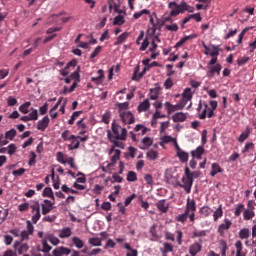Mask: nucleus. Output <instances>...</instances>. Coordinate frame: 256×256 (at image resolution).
Masks as SVG:
<instances>
[{"label": "nucleus", "instance_id": "79ce46f5", "mask_svg": "<svg viewBox=\"0 0 256 256\" xmlns=\"http://www.w3.org/2000/svg\"><path fill=\"white\" fill-rule=\"evenodd\" d=\"M142 144L144 147H140V149H145V147H151L153 145V139L151 137H144L142 139Z\"/></svg>", "mask_w": 256, "mask_h": 256}, {"label": "nucleus", "instance_id": "0eeeda50", "mask_svg": "<svg viewBox=\"0 0 256 256\" xmlns=\"http://www.w3.org/2000/svg\"><path fill=\"white\" fill-rule=\"evenodd\" d=\"M164 107L167 110L168 115L175 113V111H181L185 109V106H183L181 102L176 105L171 104V102H165Z\"/></svg>", "mask_w": 256, "mask_h": 256}, {"label": "nucleus", "instance_id": "a878e982", "mask_svg": "<svg viewBox=\"0 0 256 256\" xmlns=\"http://www.w3.org/2000/svg\"><path fill=\"white\" fill-rule=\"evenodd\" d=\"M217 173H223V169L221 168V166H219L218 163H212V169L210 172L211 177H215Z\"/></svg>", "mask_w": 256, "mask_h": 256}, {"label": "nucleus", "instance_id": "680f3d73", "mask_svg": "<svg viewBox=\"0 0 256 256\" xmlns=\"http://www.w3.org/2000/svg\"><path fill=\"white\" fill-rule=\"evenodd\" d=\"M28 118L30 121H37V119H39V113L37 110L33 109L32 112L28 115Z\"/></svg>", "mask_w": 256, "mask_h": 256}, {"label": "nucleus", "instance_id": "9b49d317", "mask_svg": "<svg viewBox=\"0 0 256 256\" xmlns=\"http://www.w3.org/2000/svg\"><path fill=\"white\" fill-rule=\"evenodd\" d=\"M203 249V245L201 242H194L189 246V255L190 256H197L198 253H201Z\"/></svg>", "mask_w": 256, "mask_h": 256}, {"label": "nucleus", "instance_id": "f3484780", "mask_svg": "<svg viewBox=\"0 0 256 256\" xmlns=\"http://www.w3.org/2000/svg\"><path fill=\"white\" fill-rule=\"evenodd\" d=\"M49 116H44L42 120L38 121L37 129L38 131H45L49 127Z\"/></svg>", "mask_w": 256, "mask_h": 256}, {"label": "nucleus", "instance_id": "e2e57ef3", "mask_svg": "<svg viewBox=\"0 0 256 256\" xmlns=\"http://www.w3.org/2000/svg\"><path fill=\"white\" fill-rule=\"evenodd\" d=\"M61 189L64 193H72L73 195H77V193H79V191H77V190L68 188L67 185H62Z\"/></svg>", "mask_w": 256, "mask_h": 256}, {"label": "nucleus", "instance_id": "1a4fd4ad", "mask_svg": "<svg viewBox=\"0 0 256 256\" xmlns=\"http://www.w3.org/2000/svg\"><path fill=\"white\" fill-rule=\"evenodd\" d=\"M191 99H193V91L191 88H185L182 93V100L180 103L183 105V107H185V105H187Z\"/></svg>", "mask_w": 256, "mask_h": 256}, {"label": "nucleus", "instance_id": "f257e3e1", "mask_svg": "<svg viewBox=\"0 0 256 256\" xmlns=\"http://www.w3.org/2000/svg\"><path fill=\"white\" fill-rule=\"evenodd\" d=\"M107 138L109 141H115V139L125 141L127 139V129L117 125L114 120L112 123V133L111 130H107Z\"/></svg>", "mask_w": 256, "mask_h": 256}, {"label": "nucleus", "instance_id": "603ef678", "mask_svg": "<svg viewBox=\"0 0 256 256\" xmlns=\"http://www.w3.org/2000/svg\"><path fill=\"white\" fill-rule=\"evenodd\" d=\"M250 59L251 58L249 56H243L237 60V64L239 65V67H241L243 65H247V63H249Z\"/></svg>", "mask_w": 256, "mask_h": 256}, {"label": "nucleus", "instance_id": "4c0bfd02", "mask_svg": "<svg viewBox=\"0 0 256 256\" xmlns=\"http://www.w3.org/2000/svg\"><path fill=\"white\" fill-rule=\"evenodd\" d=\"M29 107H31V102H25L24 104L20 105L19 111L23 113V115H27V113H29Z\"/></svg>", "mask_w": 256, "mask_h": 256}, {"label": "nucleus", "instance_id": "2eb2a0df", "mask_svg": "<svg viewBox=\"0 0 256 256\" xmlns=\"http://www.w3.org/2000/svg\"><path fill=\"white\" fill-rule=\"evenodd\" d=\"M168 7L169 9H171L170 17H177V15L181 13V10L179 9V4H177V2H170L168 4Z\"/></svg>", "mask_w": 256, "mask_h": 256}, {"label": "nucleus", "instance_id": "c756f323", "mask_svg": "<svg viewBox=\"0 0 256 256\" xmlns=\"http://www.w3.org/2000/svg\"><path fill=\"white\" fill-rule=\"evenodd\" d=\"M236 247V256H246L245 253H243V242L240 240H237L235 243Z\"/></svg>", "mask_w": 256, "mask_h": 256}, {"label": "nucleus", "instance_id": "6e6d98bb", "mask_svg": "<svg viewBox=\"0 0 256 256\" xmlns=\"http://www.w3.org/2000/svg\"><path fill=\"white\" fill-rule=\"evenodd\" d=\"M220 247H221V255L226 256L227 255V242L225 240L220 241Z\"/></svg>", "mask_w": 256, "mask_h": 256}, {"label": "nucleus", "instance_id": "412c9836", "mask_svg": "<svg viewBox=\"0 0 256 256\" xmlns=\"http://www.w3.org/2000/svg\"><path fill=\"white\" fill-rule=\"evenodd\" d=\"M176 155L181 163H187V161H189V153H187L183 150L176 152Z\"/></svg>", "mask_w": 256, "mask_h": 256}, {"label": "nucleus", "instance_id": "423d86ee", "mask_svg": "<svg viewBox=\"0 0 256 256\" xmlns=\"http://www.w3.org/2000/svg\"><path fill=\"white\" fill-rule=\"evenodd\" d=\"M231 225H233V222L231 220L225 218L224 222L220 224L217 228V231L221 237H225V231H229L231 229Z\"/></svg>", "mask_w": 256, "mask_h": 256}, {"label": "nucleus", "instance_id": "a18cd8bd", "mask_svg": "<svg viewBox=\"0 0 256 256\" xmlns=\"http://www.w3.org/2000/svg\"><path fill=\"white\" fill-rule=\"evenodd\" d=\"M163 247H164L162 251L163 255H165V253H173V244L165 242L163 244Z\"/></svg>", "mask_w": 256, "mask_h": 256}, {"label": "nucleus", "instance_id": "473e14b6", "mask_svg": "<svg viewBox=\"0 0 256 256\" xmlns=\"http://www.w3.org/2000/svg\"><path fill=\"white\" fill-rule=\"evenodd\" d=\"M72 243L77 249H83L85 247V242H83V240H81V238L79 237H73Z\"/></svg>", "mask_w": 256, "mask_h": 256}, {"label": "nucleus", "instance_id": "5701e85b", "mask_svg": "<svg viewBox=\"0 0 256 256\" xmlns=\"http://www.w3.org/2000/svg\"><path fill=\"white\" fill-rule=\"evenodd\" d=\"M223 217V204H220L219 207L213 212L214 221H219Z\"/></svg>", "mask_w": 256, "mask_h": 256}, {"label": "nucleus", "instance_id": "72a5a7b5", "mask_svg": "<svg viewBox=\"0 0 256 256\" xmlns=\"http://www.w3.org/2000/svg\"><path fill=\"white\" fill-rule=\"evenodd\" d=\"M249 235H251L249 228H242L238 233L239 239H248Z\"/></svg>", "mask_w": 256, "mask_h": 256}, {"label": "nucleus", "instance_id": "bf43d9fd", "mask_svg": "<svg viewBox=\"0 0 256 256\" xmlns=\"http://www.w3.org/2000/svg\"><path fill=\"white\" fill-rule=\"evenodd\" d=\"M148 159H151V161H155L158 157V153L155 150H150L146 153Z\"/></svg>", "mask_w": 256, "mask_h": 256}, {"label": "nucleus", "instance_id": "f704fd0d", "mask_svg": "<svg viewBox=\"0 0 256 256\" xmlns=\"http://www.w3.org/2000/svg\"><path fill=\"white\" fill-rule=\"evenodd\" d=\"M16 136L17 130H15V128H12L5 133V139H9V141H13V139H15Z\"/></svg>", "mask_w": 256, "mask_h": 256}, {"label": "nucleus", "instance_id": "58836bf2", "mask_svg": "<svg viewBox=\"0 0 256 256\" xmlns=\"http://www.w3.org/2000/svg\"><path fill=\"white\" fill-rule=\"evenodd\" d=\"M88 242L92 247H101V238L92 237L89 238Z\"/></svg>", "mask_w": 256, "mask_h": 256}, {"label": "nucleus", "instance_id": "8fccbe9b", "mask_svg": "<svg viewBox=\"0 0 256 256\" xmlns=\"http://www.w3.org/2000/svg\"><path fill=\"white\" fill-rule=\"evenodd\" d=\"M187 217L189 218V214L184 211L183 214H180L176 217V221H178V223H185V221H187Z\"/></svg>", "mask_w": 256, "mask_h": 256}, {"label": "nucleus", "instance_id": "bb28decb", "mask_svg": "<svg viewBox=\"0 0 256 256\" xmlns=\"http://www.w3.org/2000/svg\"><path fill=\"white\" fill-rule=\"evenodd\" d=\"M255 217V211L253 209H246L243 213L244 221H251Z\"/></svg>", "mask_w": 256, "mask_h": 256}, {"label": "nucleus", "instance_id": "de8ad7c7", "mask_svg": "<svg viewBox=\"0 0 256 256\" xmlns=\"http://www.w3.org/2000/svg\"><path fill=\"white\" fill-rule=\"evenodd\" d=\"M42 253H49L53 249L48 243L47 239L42 240Z\"/></svg>", "mask_w": 256, "mask_h": 256}, {"label": "nucleus", "instance_id": "ea45409f", "mask_svg": "<svg viewBox=\"0 0 256 256\" xmlns=\"http://www.w3.org/2000/svg\"><path fill=\"white\" fill-rule=\"evenodd\" d=\"M158 98H159V90L157 88L150 89L149 99L151 101H157Z\"/></svg>", "mask_w": 256, "mask_h": 256}, {"label": "nucleus", "instance_id": "5fc2aeb1", "mask_svg": "<svg viewBox=\"0 0 256 256\" xmlns=\"http://www.w3.org/2000/svg\"><path fill=\"white\" fill-rule=\"evenodd\" d=\"M125 18L122 15H118L114 18L113 25H124Z\"/></svg>", "mask_w": 256, "mask_h": 256}, {"label": "nucleus", "instance_id": "c85d7f7f", "mask_svg": "<svg viewBox=\"0 0 256 256\" xmlns=\"http://www.w3.org/2000/svg\"><path fill=\"white\" fill-rule=\"evenodd\" d=\"M69 130H65L62 134L61 137L62 139H64V141H72L73 143H75V140L77 139V136L75 135H70L69 136Z\"/></svg>", "mask_w": 256, "mask_h": 256}, {"label": "nucleus", "instance_id": "e433bc0d", "mask_svg": "<svg viewBox=\"0 0 256 256\" xmlns=\"http://www.w3.org/2000/svg\"><path fill=\"white\" fill-rule=\"evenodd\" d=\"M117 107H118L119 114L125 113V112H127V109H129V102L118 103Z\"/></svg>", "mask_w": 256, "mask_h": 256}, {"label": "nucleus", "instance_id": "a211bd4d", "mask_svg": "<svg viewBox=\"0 0 256 256\" xmlns=\"http://www.w3.org/2000/svg\"><path fill=\"white\" fill-rule=\"evenodd\" d=\"M156 207L161 213H167L169 211V204L167 200L163 199L156 203Z\"/></svg>", "mask_w": 256, "mask_h": 256}, {"label": "nucleus", "instance_id": "7ed1b4c3", "mask_svg": "<svg viewBox=\"0 0 256 256\" xmlns=\"http://www.w3.org/2000/svg\"><path fill=\"white\" fill-rule=\"evenodd\" d=\"M30 209L32 213V223H37L41 219V204L39 200L30 201Z\"/></svg>", "mask_w": 256, "mask_h": 256}, {"label": "nucleus", "instance_id": "f03ea898", "mask_svg": "<svg viewBox=\"0 0 256 256\" xmlns=\"http://www.w3.org/2000/svg\"><path fill=\"white\" fill-rule=\"evenodd\" d=\"M193 178L190 176L189 172H186L184 170V175L181 178V182H176V187H180L181 189H184L185 193L189 194L191 193V189L193 188Z\"/></svg>", "mask_w": 256, "mask_h": 256}, {"label": "nucleus", "instance_id": "9d476101", "mask_svg": "<svg viewBox=\"0 0 256 256\" xmlns=\"http://www.w3.org/2000/svg\"><path fill=\"white\" fill-rule=\"evenodd\" d=\"M53 205H55V201L51 202V200H44V203L40 204V207L42 209V215H47L48 213H51L53 211Z\"/></svg>", "mask_w": 256, "mask_h": 256}, {"label": "nucleus", "instance_id": "7c9ffc66", "mask_svg": "<svg viewBox=\"0 0 256 256\" xmlns=\"http://www.w3.org/2000/svg\"><path fill=\"white\" fill-rule=\"evenodd\" d=\"M42 196L48 197L49 199L55 201V194H53V189H51V187H46L42 192Z\"/></svg>", "mask_w": 256, "mask_h": 256}, {"label": "nucleus", "instance_id": "a19ab883", "mask_svg": "<svg viewBox=\"0 0 256 256\" xmlns=\"http://www.w3.org/2000/svg\"><path fill=\"white\" fill-rule=\"evenodd\" d=\"M126 179L130 183H135V181H137V173H135V171H129L126 176Z\"/></svg>", "mask_w": 256, "mask_h": 256}, {"label": "nucleus", "instance_id": "4be33fe9", "mask_svg": "<svg viewBox=\"0 0 256 256\" xmlns=\"http://www.w3.org/2000/svg\"><path fill=\"white\" fill-rule=\"evenodd\" d=\"M203 153H205V148H203V146H198L196 150L191 151L192 157H196V159H201Z\"/></svg>", "mask_w": 256, "mask_h": 256}, {"label": "nucleus", "instance_id": "dca6fc26", "mask_svg": "<svg viewBox=\"0 0 256 256\" xmlns=\"http://www.w3.org/2000/svg\"><path fill=\"white\" fill-rule=\"evenodd\" d=\"M191 39H197V34H191L181 38L175 45V49H179V47H183L187 41H191Z\"/></svg>", "mask_w": 256, "mask_h": 256}, {"label": "nucleus", "instance_id": "37998d69", "mask_svg": "<svg viewBox=\"0 0 256 256\" xmlns=\"http://www.w3.org/2000/svg\"><path fill=\"white\" fill-rule=\"evenodd\" d=\"M165 29L166 31L177 33V31H179V25H177L176 23L167 24L165 25Z\"/></svg>", "mask_w": 256, "mask_h": 256}, {"label": "nucleus", "instance_id": "6ab92c4d", "mask_svg": "<svg viewBox=\"0 0 256 256\" xmlns=\"http://www.w3.org/2000/svg\"><path fill=\"white\" fill-rule=\"evenodd\" d=\"M97 74H98V76L91 77V81H92V83H96V85H99L105 78V74H104L103 70H101V69L97 71Z\"/></svg>", "mask_w": 256, "mask_h": 256}, {"label": "nucleus", "instance_id": "c9c22d12", "mask_svg": "<svg viewBox=\"0 0 256 256\" xmlns=\"http://www.w3.org/2000/svg\"><path fill=\"white\" fill-rule=\"evenodd\" d=\"M207 233H209V230L194 231L192 233V239H197V237H207Z\"/></svg>", "mask_w": 256, "mask_h": 256}, {"label": "nucleus", "instance_id": "774afa93", "mask_svg": "<svg viewBox=\"0 0 256 256\" xmlns=\"http://www.w3.org/2000/svg\"><path fill=\"white\" fill-rule=\"evenodd\" d=\"M149 47V38H145L139 48V51H145Z\"/></svg>", "mask_w": 256, "mask_h": 256}, {"label": "nucleus", "instance_id": "c03bdc74", "mask_svg": "<svg viewBox=\"0 0 256 256\" xmlns=\"http://www.w3.org/2000/svg\"><path fill=\"white\" fill-rule=\"evenodd\" d=\"M134 131H136V133H139V131H141L140 135H145V133H147L149 129L142 124H138L135 126Z\"/></svg>", "mask_w": 256, "mask_h": 256}, {"label": "nucleus", "instance_id": "13d9d810", "mask_svg": "<svg viewBox=\"0 0 256 256\" xmlns=\"http://www.w3.org/2000/svg\"><path fill=\"white\" fill-rule=\"evenodd\" d=\"M37 154L35 152H30V159L28 161L29 167H33L36 163Z\"/></svg>", "mask_w": 256, "mask_h": 256}, {"label": "nucleus", "instance_id": "393cba45", "mask_svg": "<svg viewBox=\"0 0 256 256\" xmlns=\"http://www.w3.org/2000/svg\"><path fill=\"white\" fill-rule=\"evenodd\" d=\"M71 235H72L71 228L66 227L60 231L59 237H60V239H67V238L71 237Z\"/></svg>", "mask_w": 256, "mask_h": 256}, {"label": "nucleus", "instance_id": "2f4dec72", "mask_svg": "<svg viewBox=\"0 0 256 256\" xmlns=\"http://www.w3.org/2000/svg\"><path fill=\"white\" fill-rule=\"evenodd\" d=\"M129 38V32L122 33L118 38L117 41L114 43L115 46L121 45V43H125Z\"/></svg>", "mask_w": 256, "mask_h": 256}, {"label": "nucleus", "instance_id": "09e8293b", "mask_svg": "<svg viewBox=\"0 0 256 256\" xmlns=\"http://www.w3.org/2000/svg\"><path fill=\"white\" fill-rule=\"evenodd\" d=\"M143 15H151V12L147 9H143L139 12L134 13V19H139V17H143Z\"/></svg>", "mask_w": 256, "mask_h": 256}, {"label": "nucleus", "instance_id": "20e7f679", "mask_svg": "<svg viewBox=\"0 0 256 256\" xmlns=\"http://www.w3.org/2000/svg\"><path fill=\"white\" fill-rule=\"evenodd\" d=\"M195 211H197V202L195 199L187 198L185 212L189 214V221L195 223Z\"/></svg>", "mask_w": 256, "mask_h": 256}, {"label": "nucleus", "instance_id": "4468645a", "mask_svg": "<svg viewBox=\"0 0 256 256\" xmlns=\"http://www.w3.org/2000/svg\"><path fill=\"white\" fill-rule=\"evenodd\" d=\"M172 121H174V123H185V121H187V114L183 112H176L172 116Z\"/></svg>", "mask_w": 256, "mask_h": 256}, {"label": "nucleus", "instance_id": "49530a36", "mask_svg": "<svg viewBox=\"0 0 256 256\" xmlns=\"http://www.w3.org/2000/svg\"><path fill=\"white\" fill-rule=\"evenodd\" d=\"M200 214L204 217H209L211 215V208L209 206H203L200 208Z\"/></svg>", "mask_w": 256, "mask_h": 256}, {"label": "nucleus", "instance_id": "6e6552de", "mask_svg": "<svg viewBox=\"0 0 256 256\" xmlns=\"http://www.w3.org/2000/svg\"><path fill=\"white\" fill-rule=\"evenodd\" d=\"M221 69H223L221 64H215L214 66H208V71H207L206 75H207V77H209V79H213L215 77V73L217 75H221Z\"/></svg>", "mask_w": 256, "mask_h": 256}, {"label": "nucleus", "instance_id": "aec40b11", "mask_svg": "<svg viewBox=\"0 0 256 256\" xmlns=\"http://www.w3.org/2000/svg\"><path fill=\"white\" fill-rule=\"evenodd\" d=\"M150 107L151 103L149 102V99H145L142 103L138 105V111L139 113H143L145 111H148Z\"/></svg>", "mask_w": 256, "mask_h": 256}, {"label": "nucleus", "instance_id": "338daca9", "mask_svg": "<svg viewBox=\"0 0 256 256\" xmlns=\"http://www.w3.org/2000/svg\"><path fill=\"white\" fill-rule=\"evenodd\" d=\"M139 70H140L139 66H136L134 68V73L132 75V81H139L141 79V78H139V74H138Z\"/></svg>", "mask_w": 256, "mask_h": 256}, {"label": "nucleus", "instance_id": "0e129e2a", "mask_svg": "<svg viewBox=\"0 0 256 256\" xmlns=\"http://www.w3.org/2000/svg\"><path fill=\"white\" fill-rule=\"evenodd\" d=\"M219 55V46L212 45V49L210 51V57H217Z\"/></svg>", "mask_w": 256, "mask_h": 256}, {"label": "nucleus", "instance_id": "b1692460", "mask_svg": "<svg viewBox=\"0 0 256 256\" xmlns=\"http://www.w3.org/2000/svg\"><path fill=\"white\" fill-rule=\"evenodd\" d=\"M249 135H251V130L249 127H246L245 131L242 132L238 137L239 143H244L246 139H249Z\"/></svg>", "mask_w": 256, "mask_h": 256}, {"label": "nucleus", "instance_id": "3c124183", "mask_svg": "<svg viewBox=\"0 0 256 256\" xmlns=\"http://www.w3.org/2000/svg\"><path fill=\"white\" fill-rule=\"evenodd\" d=\"M47 241H49L52 245H58L61 243V240H59V238L53 236V235H48L47 236Z\"/></svg>", "mask_w": 256, "mask_h": 256}, {"label": "nucleus", "instance_id": "cd10ccee", "mask_svg": "<svg viewBox=\"0 0 256 256\" xmlns=\"http://www.w3.org/2000/svg\"><path fill=\"white\" fill-rule=\"evenodd\" d=\"M184 171L188 174H190V177L192 178L193 181H195V179H199L200 175H201V171H194L192 172L190 169H189V166H185V169Z\"/></svg>", "mask_w": 256, "mask_h": 256}, {"label": "nucleus", "instance_id": "ddd939ff", "mask_svg": "<svg viewBox=\"0 0 256 256\" xmlns=\"http://www.w3.org/2000/svg\"><path fill=\"white\" fill-rule=\"evenodd\" d=\"M214 111L215 110H211V108H209V105L205 104L204 109L199 117L200 119H206V118L211 119V117L215 115Z\"/></svg>", "mask_w": 256, "mask_h": 256}, {"label": "nucleus", "instance_id": "39448f33", "mask_svg": "<svg viewBox=\"0 0 256 256\" xmlns=\"http://www.w3.org/2000/svg\"><path fill=\"white\" fill-rule=\"evenodd\" d=\"M119 117L124 125H133L135 123V116L129 111L120 112Z\"/></svg>", "mask_w": 256, "mask_h": 256}, {"label": "nucleus", "instance_id": "864d4df0", "mask_svg": "<svg viewBox=\"0 0 256 256\" xmlns=\"http://www.w3.org/2000/svg\"><path fill=\"white\" fill-rule=\"evenodd\" d=\"M245 211V205L244 204H238L236 207V210L234 212L235 217H240L241 213Z\"/></svg>", "mask_w": 256, "mask_h": 256}, {"label": "nucleus", "instance_id": "f8f14e48", "mask_svg": "<svg viewBox=\"0 0 256 256\" xmlns=\"http://www.w3.org/2000/svg\"><path fill=\"white\" fill-rule=\"evenodd\" d=\"M70 254H71V249L64 246H59L52 251L53 256H63V255H70Z\"/></svg>", "mask_w": 256, "mask_h": 256}, {"label": "nucleus", "instance_id": "052dcab7", "mask_svg": "<svg viewBox=\"0 0 256 256\" xmlns=\"http://www.w3.org/2000/svg\"><path fill=\"white\" fill-rule=\"evenodd\" d=\"M101 51H103V47L97 46L95 48V50L90 54V59H95V57H97V55H99V53H101Z\"/></svg>", "mask_w": 256, "mask_h": 256}, {"label": "nucleus", "instance_id": "4d7b16f0", "mask_svg": "<svg viewBox=\"0 0 256 256\" xmlns=\"http://www.w3.org/2000/svg\"><path fill=\"white\" fill-rule=\"evenodd\" d=\"M114 153L115 154L111 157V161H112V163H117V161H119V159L121 157V150L115 149Z\"/></svg>", "mask_w": 256, "mask_h": 256}, {"label": "nucleus", "instance_id": "69168bd1", "mask_svg": "<svg viewBox=\"0 0 256 256\" xmlns=\"http://www.w3.org/2000/svg\"><path fill=\"white\" fill-rule=\"evenodd\" d=\"M29 208H31V204H29V202H25V203L20 204V205L18 206V210L21 211V212H23V211H28Z\"/></svg>", "mask_w": 256, "mask_h": 256}]
</instances>
